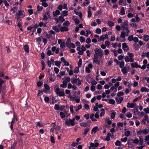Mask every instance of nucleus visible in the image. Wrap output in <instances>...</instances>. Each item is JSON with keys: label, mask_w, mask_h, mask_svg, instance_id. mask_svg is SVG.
<instances>
[{"label": "nucleus", "mask_w": 149, "mask_h": 149, "mask_svg": "<svg viewBox=\"0 0 149 149\" xmlns=\"http://www.w3.org/2000/svg\"><path fill=\"white\" fill-rule=\"evenodd\" d=\"M43 39V37L42 36H41L38 38H36V41L39 44H40L42 41V39Z\"/></svg>", "instance_id": "nucleus-33"}, {"label": "nucleus", "mask_w": 149, "mask_h": 149, "mask_svg": "<svg viewBox=\"0 0 149 149\" xmlns=\"http://www.w3.org/2000/svg\"><path fill=\"white\" fill-rule=\"evenodd\" d=\"M52 29L56 32H59V30L58 28L55 26H52Z\"/></svg>", "instance_id": "nucleus-36"}, {"label": "nucleus", "mask_w": 149, "mask_h": 149, "mask_svg": "<svg viewBox=\"0 0 149 149\" xmlns=\"http://www.w3.org/2000/svg\"><path fill=\"white\" fill-rule=\"evenodd\" d=\"M115 99L117 104H119L120 103L122 102L123 100V97H121L119 98L116 97L115 98Z\"/></svg>", "instance_id": "nucleus-18"}, {"label": "nucleus", "mask_w": 149, "mask_h": 149, "mask_svg": "<svg viewBox=\"0 0 149 149\" xmlns=\"http://www.w3.org/2000/svg\"><path fill=\"white\" fill-rule=\"evenodd\" d=\"M17 119L16 116L14 115V116L12 120L11 121V124L10 125V127L11 129V130H13V124L14 123H15V120L17 121Z\"/></svg>", "instance_id": "nucleus-12"}, {"label": "nucleus", "mask_w": 149, "mask_h": 149, "mask_svg": "<svg viewBox=\"0 0 149 149\" xmlns=\"http://www.w3.org/2000/svg\"><path fill=\"white\" fill-rule=\"evenodd\" d=\"M127 55L131 59H134L133 58L134 56V54L132 53H130V52H128L127 53Z\"/></svg>", "instance_id": "nucleus-27"}, {"label": "nucleus", "mask_w": 149, "mask_h": 149, "mask_svg": "<svg viewBox=\"0 0 149 149\" xmlns=\"http://www.w3.org/2000/svg\"><path fill=\"white\" fill-rule=\"evenodd\" d=\"M145 56H146L148 57H149V52H148L146 53L144 52H143L142 53L141 57L142 58H143Z\"/></svg>", "instance_id": "nucleus-22"}, {"label": "nucleus", "mask_w": 149, "mask_h": 149, "mask_svg": "<svg viewBox=\"0 0 149 149\" xmlns=\"http://www.w3.org/2000/svg\"><path fill=\"white\" fill-rule=\"evenodd\" d=\"M91 12L90 9H88V17L89 18L91 16Z\"/></svg>", "instance_id": "nucleus-44"}, {"label": "nucleus", "mask_w": 149, "mask_h": 149, "mask_svg": "<svg viewBox=\"0 0 149 149\" xmlns=\"http://www.w3.org/2000/svg\"><path fill=\"white\" fill-rule=\"evenodd\" d=\"M65 124L68 126L70 125L72 126H74L75 124L74 122H73L71 120V119H70L69 120H66L65 122Z\"/></svg>", "instance_id": "nucleus-9"}, {"label": "nucleus", "mask_w": 149, "mask_h": 149, "mask_svg": "<svg viewBox=\"0 0 149 149\" xmlns=\"http://www.w3.org/2000/svg\"><path fill=\"white\" fill-rule=\"evenodd\" d=\"M126 31L125 32L124 31H123L121 33L120 37L123 39H125L126 36H128V33L130 32V30H125Z\"/></svg>", "instance_id": "nucleus-5"}, {"label": "nucleus", "mask_w": 149, "mask_h": 149, "mask_svg": "<svg viewBox=\"0 0 149 149\" xmlns=\"http://www.w3.org/2000/svg\"><path fill=\"white\" fill-rule=\"evenodd\" d=\"M61 62L60 61H56L55 62V65L57 66L60 67Z\"/></svg>", "instance_id": "nucleus-41"}, {"label": "nucleus", "mask_w": 149, "mask_h": 149, "mask_svg": "<svg viewBox=\"0 0 149 149\" xmlns=\"http://www.w3.org/2000/svg\"><path fill=\"white\" fill-rule=\"evenodd\" d=\"M80 41L82 42H84L85 40V38L82 36H81L80 37L79 39Z\"/></svg>", "instance_id": "nucleus-60"}, {"label": "nucleus", "mask_w": 149, "mask_h": 149, "mask_svg": "<svg viewBox=\"0 0 149 149\" xmlns=\"http://www.w3.org/2000/svg\"><path fill=\"white\" fill-rule=\"evenodd\" d=\"M70 39H68L67 40L66 42V45L67 47L69 48H74L75 47V46L74 45L70 42Z\"/></svg>", "instance_id": "nucleus-7"}, {"label": "nucleus", "mask_w": 149, "mask_h": 149, "mask_svg": "<svg viewBox=\"0 0 149 149\" xmlns=\"http://www.w3.org/2000/svg\"><path fill=\"white\" fill-rule=\"evenodd\" d=\"M82 107V106L81 104L77 107H74L75 110L76 111H78L79 110L81 109Z\"/></svg>", "instance_id": "nucleus-31"}, {"label": "nucleus", "mask_w": 149, "mask_h": 149, "mask_svg": "<svg viewBox=\"0 0 149 149\" xmlns=\"http://www.w3.org/2000/svg\"><path fill=\"white\" fill-rule=\"evenodd\" d=\"M143 39L146 42H147L149 40V36L148 35H145L143 36Z\"/></svg>", "instance_id": "nucleus-35"}, {"label": "nucleus", "mask_w": 149, "mask_h": 149, "mask_svg": "<svg viewBox=\"0 0 149 149\" xmlns=\"http://www.w3.org/2000/svg\"><path fill=\"white\" fill-rule=\"evenodd\" d=\"M80 125L82 127H86L87 125V124L86 123L82 122L80 123Z\"/></svg>", "instance_id": "nucleus-47"}, {"label": "nucleus", "mask_w": 149, "mask_h": 149, "mask_svg": "<svg viewBox=\"0 0 149 149\" xmlns=\"http://www.w3.org/2000/svg\"><path fill=\"white\" fill-rule=\"evenodd\" d=\"M82 59L81 58L79 60V62L78 63V65L79 67H81L82 65Z\"/></svg>", "instance_id": "nucleus-53"}, {"label": "nucleus", "mask_w": 149, "mask_h": 149, "mask_svg": "<svg viewBox=\"0 0 149 149\" xmlns=\"http://www.w3.org/2000/svg\"><path fill=\"white\" fill-rule=\"evenodd\" d=\"M54 90L55 92L57 95L59 96H63L65 95L63 90V91H60V89L59 87H57Z\"/></svg>", "instance_id": "nucleus-2"}, {"label": "nucleus", "mask_w": 149, "mask_h": 149, "mask_svg": "<svg viewBox=\"0 0 149 149\" xmlns=\"http://www.w3.org/2000/svg\"><path fill=\"white\" fill-rule=\"evenodd\" d=\"M140 91L142 92H149V89L145 87H142L141 88Z\"/></svg>", "instance_id": "nucleus-21"}, {"label": "nucleus", "mask_w": 149, "mask_h": 149, "mask_svg": "<svg viewBox=\"0 0 149 149\" xmlns=\"http://www.w3.org/2000/svg\"><path fill=\"white\" fill-rule=\"evenodd\" d=\"M135 106V104L133 103L128 102L127 104V107L128 108H133Z\"/></svg>", "instance_id": "nucleus-23"}, {"label": "nucleus", "mask_w": 149, "mask_h": 149, "mask_svg": "<svg viewBox=\"0 0 149 149\" xmlns=\"http://www.w3.org/2000/svg\"><path fill=\"white\" fill-rule=\"evenodd\" d=\"M131 91L130 85L128 86V88H126L125 91V93L126 94L128 93Z\"/></svg>", "instance_id": "nucleus-38"}, {"label": "nucleus", "mask_w": 149, "mask_h": 149, "mask_svg": "<svg viewBox=\"0 0 149 149\" xmlns=\"http://www.w3.org/2000/svg\"><path fill=\"white\" fill-rule=\"evenodd\" d=\"M116 114V113L115 112H113L111 113V117L112 119H114L115 118V115Z\"/></svg>", "instance_id": "nucleus-59"}, {"label": "nucleus", "mask_w": 149, "mask_h": 149, "mask_svg": "<svg viewBox=\"0 0 149 149\" xmlns=\"http://www.w3.org/2000/svg\"><path fill=\"white\" fill-rule=\"evenodd\" d=\"M83 102L84 104V107L86 110H88L89 109V106L87 104L89 102H88L86 100H83Z\"/></svg>", "instance_id": "nucleus-13"}, {"label": "nucleus", "mask_w": 149, "mask_h": 149, "mask_svg": "<svg viewBox=\"0 0 149 149\" xmlns=\"http://www.w3.org/2000/svg\"><path fill=\"white\" fill-rule=\"evenodd\" d=\"M109 102L111 104H114L115 103L114 100L112 99L109 100Z\"/></svg>", "instance_id": "nucleus-51"}, {"label": "nucleus", "mask_w": 149, "mask_h": 149, "mask_svg": "<svg viewBox=\"0 0 149 149\" xmlns=\"http://www.w3.org/2000/svg\"><path fill=\"white\" fill-rule=\"evenodd\" d=\"M74 100H75L76 102L79 103L80 101V97L77 96H75L74 98Z\"/></svg>", "instance_id": "nucleus-39"}, {"label": "nucleus", "mask_w": 149, "mask_h": 149, "mask_svg": "<svg viewBox=\"0 0 149 149\" xmlns=\"http://www.w3.org/2000/svg\"><path fill=\"white\" fill-rule=\"evenodd\" d=\"M89 130L90 129L89 128H87L84 130V133L83 134L84 137H85L87 133L89 131Z\"/></svg>", "instance_id": "nucleus-28"}, {"label": "nucleus", "mask_w": 149, "mask_h": 149, "mask_svg": "<svg viewBox=\"0 0 149 149\" xmlns=\"http://www.w3.org/2000/svg\"><path fill=\"white\" fill-rule=\"evenodd\" d=\"M131 66L133 68H140V65H139L137 63L135 62L134 63H132L131 64Z\"/></svg>", "instance_id": "nucleus-16"}, {"label": "nucleus", "mask_w": 149, "mask_h": 149, "mask_svg": "<svg viewBox=\"0 0 149 149\" xmlns=\"http://www.w3.org/2000/svg\"><path fill=\"white\" fill-rule=\"evenodd\" d=\"M122 49L125 51H127L129 50L128 46L126 43L124 42L122 44Z\"/></svg>", "instance_id": "nucleus-14"}, {"label": "nucleus", "mask_w": 149, "mask_h": 149, "mask_svg": "<svg viewBox=\"0 0 149 149\" xmlns=\"http://www.w3.org/2000/svg\"><path fill=\"white\" fill-rule=\"evenodd\" d=\"M62 15L63 17L66 16L68 15V11L64 10L62 12Z\"/></svg>", "instance_id": "nucleus-48"}, {"label": "nucleus", "mask_w": 149, "mask_h": 149, "mask_svg": "<svg viewBox=\"0 0 149 149\" xmlns=\"http://www.w3.org/2000/svg\"><path fill=\"white\" fill-rule=\"evenodd\" d=\"M47 54L48 56H50L51 55H53L54 54V52H52L51 50H48L47 52Z\"/></svg>", "instance_id": "nucleus-45"}, {"label": "nucleus", "mask_w": 149, "mask_h": 149, "mask_svg": "<svg viewBox=\"0 0 149 149\" xmlns=\"http://www.w3.org/2000/svg\"><path fill=\"white\" fill-rule=\"evenodd\" d=\"M128 22L127 20H125L121 24L122 29L124 30H129V28L128 27Z\"/></svg>", "instance_id": "nucleus-1"}, {"label": "nucleus", "mask_w": 149, "mask_h": 149, "mask_svg": "<svg viewBox=\"0 0 149 149\" xmlns=\"http://www.w3.org/2000/svg\"><path fill=\"white\" fill-rule=\"evenodd\" d=\"M143 132L144 134H146L148 133V132H149V130L148 129H145L144 130H143Z\"/></svg>", "instance_id": "nucleus-46"}, {"label": "nucleus", "mask_w": 149, "mask_h": 149, "mask_svg": "<svg viewBox=\"0 0 149 149\" xmlns=\"http://www.w3.org/2000/svg\"><path fill=\"white\" fill-rule=\"evenodd\" d=\"M130 132L129 131H128L125 132V135L126 136H128L130 135Z\"/></svg>", "instance_id": "nucleus-58"}, {"label": "nucleus", "mask_w": 149, "mask_h": 149, "mask_svg": "<svg viewBox=\"0 0 149 149\" xmlns=\"http://www.w3.org/2000/svg\"><path fill=\"white\" fill-rule=\"evenodd\" d=\"M67 83H66L65 81H63V84H61L60 85V87L63 88H65L67 87Z\"/></svg>", "instance_id": "nucleus-26"}, {"label": "nucleus", "mask_w": 149, "mask_h": 149, "mask_svg": "<svg viewBox=\"0 0 149 149\" xmlns=\"http://www.w3.org/2000/svg\"><path fill=\"white\" fill-rule=\"evenodd\" d=\"M119 67L120 68H123L125 65V63L124 61H121L120 62Z\"/></svg>", "instance_id": "nucleus-37"}, {"label": "nucleus", "mask_w": 149, "mask_h": 149, "mask_svg": "<svg viewBox=\"0 0 149 149\" xmlns=\"http://www.w3.org/2000/svg\"><path fill=\"white\" fill-rule=\"evenodd\" d=\"M68 30V29L66 27H61L60 28V31L61 32L67 31Z\"/></svg>", "instance_id": "nucleus-25"}, {"label": "nucleus", "mask_w": 149, "mask_h": 149, "mask_svg": "<svg viewBox=\"0 0 149 149\" xmlns=\"http://www.w3.org/2000/svg\"><path fill=\"white\" fill-rule=\"evenodd\" d=\"M70 24V23L68 21H67L65 22L63 24V26H69Z\"/></svg>", "instance_id": "nucleus-54"}, {"label": "nucleus", "mask_w": 149, "mask_h": 149, "mask_svg": "<svg viewBox=\"0 0 149 149\" xmlns=\"http://www.w3.org/2000/svg\"><path fill=\"white\" fill-rule=\"evenodd\" d=\"M95 31L96 33L98 34H100L101 32V30L99 28L96 29Z\"/></svg>", "instance_id": "nucleus-61"}, {"label": "nucleus", "mask_w": 149, "mask_h": 149, "mask_svg": "<svg viewBox=\"0 0 149 149\" xmlns=\"http://www.w3.org/2000/svg\"><path fill=\"white\" fill-rule=\"evenodd\" d=\"M52 125L53 127L51 129L50 131L53 132L54 131V129L55 128H54V127L56 126V124L54 123H52Z\"/></svg>", "instance_id": "nucleus-43"}, {"label": "nucleus", "mask_w": 149, "mask_h": 149, "mask_svg": "<svg viewBox=\"0 0 149 149\" xmlns=\"http://www.w3.org/2000/svg\"><path fill=\"white\" fill-rule=\"evenodd\" d=\"M95 52V54H96L98 56L100 57H102L103 56V51L101 49H98V48H96L94 50Z\"/></svg>", "instance_id": "nucleus-4"}, {"label": "nucleus", "mask_w": 149, "mask_h": 149, "mask_svg": "<svg viewBox=\"0 0 149 149\" xmlns=\"http://www.w3.org/2000/svg\"><path fill=\"white\" fill-rule=\"evenodd\" d=\"M144 111L146 113H149V108L148 107L147 108H145L144 109Z\"/></svg>", "instance_id": "nucleus-64"}, {"label": "nucleus", "mask_w": 149, "mask_h": 149, "mask_svg": "<svg viewBox=\"0 0 149 149\" xmlns=\"http://www.w3.org/2000/svg\"><path fill=\"white\" fill-rule=\"evenodd\" d=\"M60 115L61 117L62 118H64L65 117V113L62 112H60Z\"/></svg>", "instance_id": "nucleus-56"}, {"label": "nucleus", "mask_w": 149, "mask_h": 149, "mask_svg": "<svg viewBox=\"0 0 149 149\" xmlns=\"http://www.w3.org/2000/svg\"><path fill=\"white\" fill-rule=\"evenodd\" d=\"M125 61L126 62H132L134 61V59H131L128 56H126L124 58Z\"/></svg>", "instance_id": "nucleus-15"}, {"label": "nucleus", "mask_w": 149, "mask_h": 149, "mask_svg": "<svg viewBox=\"0 0 149 149\" xmlns=\"http://www.w3.org/2000/svg\"><path fill=\"white\" fill-rule=\"evenodd\" d=\"M133 36L132 35H130L129 36L128 39L129 41H132L133 40Z\"/></svg>", "instance_id": "nucleus-57"}, {"label": "nucleus", "mask_w": 149, "mask_h": 149, "mask_svg": "<svg viewBox=\"0 0 149 149\" xmlns=\"http://www.w3.org/2000/svg\"><path fill=\"white\" fill-rule=\"evenodd\" d=\"M77 82V85L78 86H79L81 84V81L79 78H72L71 83L72 84H74Z\"/></svg>", "instance_id": "nucleus-3"}, {"label": "nucleus", "mask_w": 149, "mask_h": 149, "mask_svg": "<svg viewBox=\"0 0 149 149\" xmlns=\"http://www.w3.org/2000/svg\"><path fill=\"white\" fill-rule=\"evenodd\" d=\"M61 61L64 63V65L65 66H68L69 64V63L66 61L63 57H62L61 58Z\"/></svg>", "instance_id": "nucleus-17"}, {"label": "nucleus", "mask_w": 149, "mask_h": 149, "mask_svg": "<svg viewBox=\"0 0 149 149\" xmlns=\"http://www.w3.org/2000/svg\"><path fill=\"white\" fill-rule=\"evenodd\" d=\"M24 13V11L21 10H19L18 12L16 13V15L20 17L23 18L25 16Z\"/></svg>", "instance_id": "nucleus-11"}, {"label": "nucleus", "mask_w": 149, "mask_h": 149, "mask_svg": "<svg viewBox=\"0 0 149 149\" xmlns=\"http://www.w3.org/2000/svg\"><path fill=\"white\" fill-rule=\"evenodd\" d=\"M44 87L45 90H44V91L45 93H47V91H48L50 89L49 86L47 84H44Z\"/></svg>", "instance_id": "nucleus-20"}, {"label": "nucleus", "mask_w": 149, "mask_h": 149, "mask_svg": "<svg viewBox=\"0 0 149 149\" xmlns=\"http://www.w3.org/2000/svg\"><path fill=\"white\" fill-rule=\"evenodd\" d=\"M100 111L101 112L100 113V116L102 117L103 116L104 114V110L103 109H102L100 110Z\"/></svg>", "instance_id": "nucleus-40"}, {"label": "nucleus", "mask_w": 149, "mask_h": 149, "mask_svg": "<svg viewBox=\"0 0 149 149\" xmlns=\"http://www.w3.org/2000/svg\"><path fill=\"white\" fill-rule=\"evenodd\" d=\"M38 94L37 95L38 96H40L41 95H42V94L43 92H44V91L42 90H41V91L38 90Z\"/></svg>", "instance_id": "nucleus-49"}, {"label": "nucleus", "mask_w": 149, "mask_h": 149, "mask_svg": "<svg viewBox=\"0 0 149 149\" xmlns=\"http://www.w3.org/2000/svg\"><path fill=\"white\" fill-rule=\"evenodd\" d=\"M93 62L96 63L97 64L100 63V61L98 59V57L96 54H94V57L93 59Z\"/></svg>", "instance_id": "nucleus-10"}, {"label": "nucleus", "mask_w": 149, "mask_h": 149, "mask_svg": "<svg viewBox=\"0 0 149 149\" xmlns=\"http://www.w3.org/2000/svg\"><path fill=\"white\" fill-rule=\"evenodd\" d=\"M125 9L123 7H122L120 10V13L119 14L122 15H124L125 14Z\"/></svg>", "instance_id": "nucleus-32"}, {"label": "nucleus", "mask_w": 149, "mask_h": 149, "mask_svg": "<svg viewBox=\"0 0 149 149\" xmlns=\"http://www.w3.org/2000/svg\"><path fill=\"white\" fill-rule=\"evenodd\" d=\"M79 67H77L75 68L74 72L75 73H77L79 72Z\"/></svg>", "instance_id": "nucleus-52"}, {"label": "nucleus", "mask_w": 149, "mask_h": 149, "mask_svg": "<svg viewBox=\"0 0 149 149\" xmlns=\"http://www.w3.org/2000/svg\"><path fill=\"white\" fill-rule=\"evenodd\" d=\"M98 130V127L97 126L94 127L91 131V134L95 133Z\"/></svg>", "instance_id": "nucleus-30"}, {"label": "nucleus", "mask_w": 149, "mask_h": 149, "mask_svg": "<svg viewBox=\"0 0 149 149\" xmlns=\"http://www.w3.org/2000/svg\"><path fill=\"white\" fill-rule=\"evenodd\" d=\"M60 45V47L61 48H64L65 47V42H62V43Z\"/></svg>", "instance_id": "nucleus-62"}, {"label": "nucleus", "mask_w": 149, "mask_h": 149, "mask_svg": "<svg viewBox=\"0 0 149 149\" xmlns=\"http://www.w3.org/2000/svg\"><path fill=\"white\" fill-rule=\"evenodd\" d=\"M16 142H15L13 143V145L11 146L10 149H15V147L16 145Z\"/></svg>", "instance_id": "nucleus-63"}, {"label": "nucleus", "mask_w": 149, "mask_h": 149, "mask_svg": "<svg viewBox=\"0 0 149 149\" xmlns=\"http://www.w3.org/2000/svg\"><path fill=\"white\" fill-rule=\"evenodd\" d=\"M105 39L104 35L102 36L99 38V40H98L99 42H101V41H103Z\"/></svg>", "instance_id": "nucleus-42"}, {"label": "nucleus", "mask_w": 149, "mask_h": 149, "mask_svg": "<svg viewBox=\"0 0 149 149\" xmlns=\"http://www.w3.org/2000/svg\"><path fill=\"white\" fill-rule=\"evenodd\" d=\"M60 12L58 10H56L55 11L53 12V15L54 17H56L57 15H59Z\"/></svg>", "instance_id": "nucleus-24"}, {"label": "nucleus", "mask_w": 149, "mask_h": 149, "mask_svg": "<svg viewBox=\"0 0 149 149\" xmlns=\"http://www.w3.org/2000/svg\"><path fill=\"white\" fill-rule=\"evenodd\" d=\"M133 47L135 50H138L139 49V47L138 45L137 44H135L133 45Z\"/></svg>", "instance_id": "nucleus-34"}, {"label": "nucleus", "mask_w": 149, "mask_h": 149, "mask_svg": "<svg viewBox=\"0 0 149 149\" xmlns=\"http://www.w3.org/2000/svg\"><path fill=\"white\" fill-rule=\"evenodd\" d=\"M99 143L97 142L95 143H91L90 146L89 147V149H95V148L97 147L99 145Z\"/></svg>", "instance_id": "nucleus-8"}, {"label": "nucleus", "mask_w": 149, "mask_h": 149, "mask_svg": "<svg viewBox=\"0 0 149 149\" xmlns=\"http://www.w3.org/2000/svg\"><path fill=\"white\" fill-rule=\"evenodd\" d=\"M24 49L25 52L26 53H29V47L27 45H25L24 47Z\"/></svg>", "instance_id": "nucleus-29"}, {"label": "nucleus", "mask_w": 149, "mask_h": 149, "mask_svg": "<svg viewBox=\"0 0 149 149\" xmlns=\"http://www.w3.org/2000/svg\"><path fill=\"white\" fill-rule=\"evenodd\" d=\"M130 26L136 28L137 27V25L131 22L130 24Z\"/></svg>", "instance_id": "nucleus-55"}, {"label": "nucleus", "mask_w": 149, "mask_h": 149, "mask_svg": "<svg viewBox=\"0 0 149 149\" xmlns=\"http://www.w3.org/2000/svg\"><path fill=\"white\" fill-rule=\"evenodd\" d=\"M55 129L56 130V134H58L61 132V127L59 126H57L55 128Z\"/></svg>", "instance_id": "nucleus-19"}, {"label": "nucleus", "mask_w": 149, "mask_h": 149, "mask_svg": "<svg viewBox=\"0 0 149 149\" xmlns=\"http://www.w3.org/2000/svg\"><path fill=\"white\" fill-rule=\"evenodd\" d=\"M130 69V66H127L122 68L121 70L123 73L125 75H126L127 74V72Z\"/></svg>", "instance_id": "nucleus-6"}, {"label": "nucleus", "mask_w": 149, "mask_h": 149, "mask_svg": "<svg viewBox=\"0 0 149 149\" xmlns=\"http://www.w3.org/2000/svg\"><path fill=\"white\" fill-rule=\"evenodd\" d=\"M141 95H140L138 97H136L135 98L133 101L134 102H136L139 99H141Z\"/></svg>", "instance_id": "nucleus-50"}]
</instances>
